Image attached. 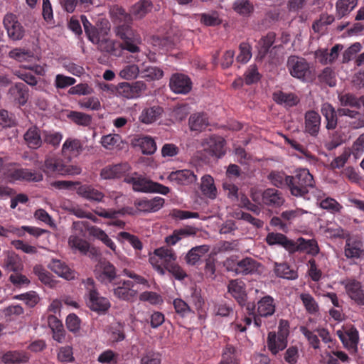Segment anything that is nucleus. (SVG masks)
Wrapping results in <instances>:
<instances>
[{"label":"nucleus","mask_w":364,"mask_h":364,"mask_svg":"<svg viewBox=\"0 0 364 364\" xmlns=\"http://www.w3.org/2000/svg\"><path fill=\"white\" fill-rule=\"evenodd\" d=\"M287 67L290 75L302 82L309 81L312 77V72L307 60L297 55L288 58Z\"/></svg>","instance_id":"4"},{"label":"nucleus","mask_w":364,"mask_h":364,"mask_svg":"<svg viewBox=\"0 0 364 364\" xmlns=\"http://www.w3.org/2000/svg\"><path fill=\"white\" fill-rule=\"evenodd\" d=\"M277 333L269 332L267 336V346L272 354L276 355L278 352L284 350L287 345L288 330L282 328L281 325Z\"/></svg>","instance_id":"7"},{"label":"nucleus","mask_w":364,"mask_h":364,"mask_svg":"<svg viewBox=\"0 0 364 364\" xmlns=\"http://www.w3.org/2000/svg\"><path fill=\"white\" fill-rule=\"evenodd\" d=\"M48 268L59 277L68 280L73 279L75 273L64 262L59 259H52L48 264Z\"/></svg>","instance_id":"27"},{"label":"nucleus","mask_w":364,"mask_h":364,"mask_svg":"<svg viewBox=\"0 0 364 364\" xmlns=\"http://www.w3.org/2000/svg\"><path fill=\"white\" fill-rule=\"evenodd\" d=\"M200 22L206 26H215L221 23L217 12L210 14L203 13L199 14Z\"/></svg>","instance_id":"62"},{"label":"nucleus","mask_w":364,"mask_h":364,"mask_svg":"<svg viewBox=\"0 0 364 364\" xmlns=\"http://www.w3.org/2000/svg\"><path fill=\"white\" fill-rule=\"evenodd\" d=\"M364 153V133L360 134L358 138L354 141L352 148L351 154L355 159L360 158Z\"/></svg>","instance_id":"64"},{"label":"nucleus","mask_w":364,"mask_h":364,"mask_svg":"<svg viewBox=\"0 0 364 364\" xmlns=\"http://www.w3.org/2000/svg\"><path fill=\"white\" fill-rule=\"evenodd\" d=\"M262 201L265 205L277 208L284 204V198L279 191L267 188L262 193Z\"/></svg>","instance_id":"25"},{"label":"nucleus","mask_w":364,"mask_h":364,"mask_svg":"<svg viewBox=\"0 0 364 364\" xmlns=\"http://www.w3.org/2000/svg\"><path fill=\"white\" fill-rule=\"evenodd\" d=\"M68 118L77 125L89 127L92 123V116L81 112L71 111Z\"/></svg>","instance_id":"44"},{"label":"nucleus","mask_w":364,"mask_h":364,"mask_svg":"<svg viewBox=\"0 0 364 364\" xmlns=\"http://www.w3.org/2000/svg\"><path fill=\"white\" fill-rule=\"evenodd\" d=\"M162 111L159 106L144 108L139 117V120L145 124H152L159 118Z\"/></svg>","instance_id":"36"},{"label":"nucleus","mask_w":364,"mask_h":364,"mask_svg":"<svg viewBox=\"0 0 364 364\" xmlns=\"http://www.w3.org/2000/svg\"><path fill=\"white\" fill-rule=\"evenodd\" d=\"M76 192L78 196L92 203H103L105 201V195L100 190L96 189L91 185H80Z\"/></svg>","instance_id":"13"},{"label":"nucleus","mask_w":364,"mask_h":364,"mask_svg":"<svg viewBox=\"0 0 364 364\" xmlns=\"http://www.w3.org/2000/svg\"><path fill=\"white\" fill-rule=\"evenodd\" d=\"M140 76L147 82L156 81L164 77V71L157 66L144 63L140 66Z\"/></svg>","instance_id":"30"},{"label":"nucleus","mask_w":364,"mask_h":364,"mask_svg":"<svg viewBox=\"0 0 364 364\" xmlns=\"http://www.w3.org/2000/svg\"><path fill=\"white\" fill-rule=\"evenodd\" d=\"M313 176L306 168L295 171L294 175L289 179V190L291 194L296 197H304L314 188Z\"/></svg>","instance_id":"2"},{"label":"nucleus","mask_w":364,"mask_h":364,"mask_svg":"<svg viewBox=\"0 0 364 364\" xmlns=\"http://www.w3.org/2000/svg\"><path fill=\"white\" fill-rule=\"evenodd\" d=\"M321 111L326 122V128L328 130L336 129L338 124V112L334 107L326 102L322 105Z\"/></svg>","instance_id":"35"},{"label":"nucleus","mask_w":364,"mask_h":364,"mask_svg":"<svg viewBox=\"0 0 364 364\" xmlns=\"http://www.w3.org/2000/svg\"><path fill=\"white\" fill-rule=\"evenodd\" d=\"M133 190L137 192L159 193L167 195L170 192L168 187L138 176Z\"/></svg>","instance_id":"8"},{"label":"nucleus","mask_w":364,"mask_h":364,"mask_svg":"<svg viewBox=\"0 0 364 364\" xmlns=\"http://www.w3.org/2000/svg\"><path fill=\"white\" fill-rule=\"evenodd\" d=\"M291 176L286 175L284 172L272 171L268 176L270 183L278 188L289 187V179Z\"/></svg>","instance_id":"49"},{"label":"nucleus","mask_w":364,"mask_h":364,"mask_svg":"<svg viewBox=\"0 0 364 364\" xmlns=\"http://www.w3.org/2000/svg\"><path fill=\"white\" fill-rule=\"evenodd\" d=\"M265 240L269 245H279L289 253L292 251L293 240L288 239L284 235L279 232H269Z\"/></svg>","instance_id":"29"},{"label":"nucleus","mask_w":364,"mask_h":364,"mask_svg":"<svg viewBox=\"0 0 364 364\" xmlns=\"http://www.w3.org/2000/svg\"><path fill=\"white\" fill-rule=\"evenodd\" d=\"M68 244L72 249L77 250L82 254H86L90 250L89 243L75 235L69 237Z\"/></svg>","instance_id":"54"},{"label":"nucleus","mask_w":364,"mask_h":364,"mask_svg":"<svg viewBox=\"0 0 364 364\" xmlns=\"http://www.w3.org/2000/svg\"><path fill=\"white\" fill-rule=\"evenodd\" d=\"M293 248L291 253L305 252L307 254L316 255L319 252L317 242L315 240H305L299 237L296 242L293 241Z\"/></svg>","instance_id":"23"},{"label":"nucleus","mask_w":364,"mask_h":364,"mask_svg":"<svg viewBox=\"0 0 364 364\" xmlns=\"http://www.w3.org/2000/svg\"><path fill=\"white\" fill-rule=\"evenodd\" d=\"M96 45H97L98 49L102 52H105L114 55H118L117 42L108 38V36H102V38L100 39L99 43Z\"/></svg>","instance_id":"47"},{"label":"nucleus","mask_w":364,"mask_h":364,"mask_svg":"<svg viewBox=\"0 0 364 364\" xmlns=\"http://www.w3.org/2000/svg\"><path fill=\"white\" fill-rule=\"evenodd\" d=\"M232 8L237 14L243 16H249L254 11V6L250 0H236Z\"/></svg>","instance_id":"48"},{"label":"nucleus","mask_w":364,"mask_h":364,"mask_svg":"<svg viewBox=\"0 0 364 364\" xmlns=\"http://www.w3.org/2000/svg\"><path fill=\"white\" fill-rule=\"evenodd\" d=\"M113 285V294L118 299L127 302H134L136 300L138 291L134 289V283L133 282L123 279Z\"/></svg>","instance_id":"5"},{"label":"nucleus","mask_w":364,"mask_h":364,"mask_svg":"<svg viewBox=\"0 0 364 364\" xmlns=\"http://www.w3.org/2000/svg\"><path fill=\"white\" fill-rule=\"evenodd\" d=\"M11 95L15 97V100L19 105H24L28 99V90L25 85L18 83L14 87L9 90Z\"/></svg>","instance_id":"51"},{"label":"nucleus","mask_w":364,"mask_h":364,"mask_svg":"<svg viewBox=\"0 0 364 364\" xmlns=\"http://www.w3.org/2000/svg\"><path fill=\"white\" fill-rule=\"evenodd\" d=\"M343 48L341 44L335 45L330 50L327 49H318L315 52V57L322 65L333 63L338 57L339 52Z\"/></svg>","instance_id":"24"},{"label":"nucleus","mask_w":364,"mask_h":364,"mask_svg":"<svg viewBox=\"0 0 364 364\" xmlns=\"http://www.w3.org/2000/svg\"><path fill=\"white\" fill-rule=\"evenodd\" d=\"M240 351L233 346L228 344L223 350L221 360L239 363Z\"/></svg>","instance_id":"57"},{"label":"nucleus","mask_w":364,"mask_h":364,"mask_svg":"<svg viewBox=\"0 0 364 364\" xmlns=\"http://www.w3.org/2000/svg\"><path fill=\"white\" fill-rule=\"evenodd\" d=\"M274 311L275 304L272 296H265L258 301L257 308L258 316L268 317L272 316Z\"/></svg>","instance_id":"34"},{"label":"nucleus","mask_w":364,"mask_h":364,"mask_svg":"<svg viewBox=\"0 0 364 364\" xmlns=\"http://www.w3.org/2000/svg\"><path fill=\"white\" fill-rule=\"evenodd\" d=\"M347 294L358 304L364 305V289L361 284L355 280L343 282Z\"/></svg>","instance_id":"22"},{"label":"nucleus","mask_w":364,"mask_h":364,"mask_svg":"<svg viewBox=\"0 0 364 364\" xmlns=\"http://www.w3.org/2000/svg\"><path fill=\"white\" fill-rule=\"evenodd\" d=\"M119 75L125 80H133L140 75V67L135 64L124 65L119 71Z\"/></svg>","instance_id":"55"},{"label":"nucleus","mask_w":364,"mask_h":364,"mask_svg":"<svg viewBox=\"0 0 364 364\" xmlns=\"http://www.w3.org/2000/svg\"><path fill=\"white\" fill-rule=\"evenodd\" d=\"M165 200L161 197H154L151 199H138L134 201V205L141 212H156L164 205Z\"/></svg>","instance_id":"18"},{"label":"nucleus","mask_w":364,"mask_h":364,"mask_svg":"<svg viewBox=\"0 0 364 364\" xmlns=\"http://www.w3.org/2000/svg\"><path fill=\"white\" fill-rule=\"evenodd\" d=\"M189 125L191 130L202 131L208 125V121L203 114H193L189 118Z\"/></svg>","instance_id":"50"},{"label":"nucleus","mask_w":364,"mask_h":364,"mask_svg":"<svg viewBox=\"0 0 364 364\" xmlns=\"http://www.w3.org/2000/svg\"><path fill=\"white\" fill-rule=\"evenodd\" d=\"M319 82L326 83L330 87H334L336 84V74L331 68H325L318 75Z\"/></svg>","instance_id":"58"},{"label":"nucleus","mask_w":364,"mask_h":364,"mask_svg":"<svg viewBox=\"0 0 364 364\" xmlns=\"http://www.w3.org/2000/svg\"><path fill=\"white\" fill-rule=\"evenodd\" d=\"M127 163L107 166L100 171V176L104 180L114 179L121 177L129 170Z\"/></svg>","instance_id":"21"},{"label":"nucleus","mask_w":364,"mask_h":364,"mask_svg":"<svg viewBox=\"0 0 364 364\" xmlns=\"http://www.w3.org/2000/svg\"><path fill=\"white\" fill-rule=\"evenodd\" d=\"M109 32V27L102 28L98 29L95 27L91 28L87 32H86V35L88 39L94 44H97L99 43L100 38L104 36H108Z\"/></svg>","instance_id":"61"},{"label":"nucleus","mask_w":364,"mask_h":364,"mask_svg":"<svg viewBox=\"0 0 364 364\" xmlns=\"http://www.w3.org/2000/svg\"><path fill=\"white\" fill-rule=\"evenodd\" d=\"M345 255L348 258H359L364 254L363 245L360 239L357 236L346 237L345 245Z\"/></svg>","instance_id":"14"},{"label":"nucleus","mask_w":364,"mask_h":364,"mask_svg":"<svg viewBox=\"0 0 364 364\" xmlns=\"http://www.w3.org/2000/svg\"><path fill=\"white\" fill-rule=\"evenodd\" d=\"M274 100L279 105L285 107L296 106L300 101L297 95L294 93L279 91L273 95Z\"/></svg>","instance_id":"38"},{"label":"nucleus","mask_w":364,"mask_h":364,"mask_svg":"<svg viewBox=\"0 0 364 364\" xmlns=\"http://www.w3.org/2000/svg\"><path fill=\"white\" fill-rule=\"evenodd\" d=\"M154 255L158 257L165 267L176 259V255L172 249L166 247H160L154 250Z\"/></svg>","instance_id":"46"},{"label":"nucleus","mask_w":364,"mask_h":364,"mask_svg":"<svg viewBox=\"0 0 364 364\" xmlns=\"http://www.w3.org/2000/svg\"><path fill=\"white\" fill-rule=\"evenodd\" d=\"M169 86L175 93L186 94L191 91L192 82L188 76L176 73L171 76Z\"/></svg>","instance_id":"12"},{"label":"nucleus","mask_w":364,"mask_h":364,"mask_svg":"<svg viewBox=\"0 0 364 364\" xmlns=\"http://www.w3.org/2000/svg\"><path fill=\"white\" fill-rule=\"evenodd\" d=\"M196 229L193 227H186L175 230L171 235L165 238V241L169 245H174L182 238L196 235Z\"/></svg>","instance_id":"40"},{"label":"nucleus","mask_w":364,"mask_h":364,"mask_svg":"<svg viewBox=\"0 0 364 364\" xmlns=\"http://www.w3.org/2000/svg\"><path fill=\"white\" fill-rule=\"evenodd\" d=\"M23 140L31 149H37L43 144L42 131L36 126L29 127L23 134Z\"/></svg>","instance_id":"19"},{"label":"nucleus","mask_w":364,"mask_h":364,"mask_svg":"<svg viewBox=\"0 0 364 364\" xmlns=\"http://www.w3.org/2000/svg\"><path fill=\"white\" fill-rule=\"evenodd\" d=\"M317 192L318 194L316 195V197L318 200H320L319 205L321 208L327 210L331 213H336L341 210V205L336 200L329 197L322 199L323 193L319 191Z\"/></svg>","instance_id":"45"},{"label":"nucleus","mask_w":364,"mask_h":364,"mask_svg":"<svg viewBox=\"0 0 364 364\" xmlns=\"http://www.w3.org/2000/svg\"><path fill=\"white\" fill-rule=\"evenodd\" d=\"M18 164L12 162L6 164L3 168V178L9 183L16 181L39 182L43 179L41 172L32 171L28 168L16 167Z\"/></svg>","instance_id":"1"},{"label":"nucleus","mask_w":364,"mask_h":364,"mask_svg":"<svg viewBox=\"0 0 364 364\" xmlns=\"http://www.w3.org/2000/svg\"><path fill=\"white\" fill-rule=\"evenodd\" d=\"M228 291L238 302L240 306H244L247 301V293L245 283L240 279H232L228 285Z\"/></svg>","instance_id":"16"},{"label":"nucleus","mask_w":364,"mask_h":364,"mask_svg":"<svg viewBox=\"0 0 364 364\" xmlns=\"http://www.w3.org/2000/svg\"><path fill=\"white\" fill-rule=\"evenodd\" d=\"M153 7L149 0H139L130 8V13L133 20H140L149 14Z\"/></svg>","instance_id":"28"},{"label":"nucleus","mask_w":364,"mask_h":364,"mask_svg":"<svg viewBox=\"0 0 364 364\" xmlns=\"http://www.w3.org/2000/svg\"><path fill=\"white\" fill-rule=\"evenodd\" d=\"M337 335L342 341L344 346L352 353L358 350V343L359 340L358 332L355 328H350L346 331H337Z\"/></svg>","instance_id":"15"},{"label":"nucleus","mask_w":364,"mask_h":364,"mask_svg":"<svg viewBox=\"0 0 364 364\" xmlns=\"http://www.w3.org/2000/svg\"><path fill=\"white\" fill-rule=\"evenodd\" d=\"M275 273L279 277L288 279H295L298 277L297 273L291 270L286 263L275 264Z\"/></svg>","instance_id":"56"},{"label":"nucleus","mask_w":364,"mask_h":364,"mask_svg":"<svg viewBox=\"0 0 364 364\" xmlns=\"http://www.w3.org/2000/svg\"><path fill=\"white\" fill-rule=\"evenodd\" d=\"M83 150L80 140L75 138H68L62 146V154L65 156H79Z\"/></svg>","instance_id":"33"},{"label":"nucleus","mask_w":364,"mask_h":364,"mask_svg":"<svg viewBox=\"0 0 364 364\" xmlns=\"http://www.w3.org/2000/svg\"><path fill=\"white\" fill-rule=\"evenodd\" d=\"M29 359L28 353L19 350L8 351L1 355V360L5 364L26 363Z\"/></svg>","instance_id":"32"},{"label":"nucleus","mask_w":364,"mask_h":364,"mask_svg":"<svg viewBox=\"0 0 364 364\" xmlns=\"http://www.w3.org/2000/svg\"><path fill=\"white\" fill-rule=\"evenodd\" d=\"M63 167L64 162L63 160L55 157L47 156L44 161L43 166L41 168L48 175H62Z\"/></svg>","instance_id":"31"},{"label":"nucleus","mask_w":364,"mask_h":364,"mask_svg":"<svg viewBox=\"0 0 364 364\" xmlns=\"http://www.w3.org/2000/svg\"><path fill=\"white\" fill-rule=\"evenodd\" d=\"M42 134L43 143L45 142L55 147L60 144L63 139L62 134L53 131L43 130Z\"/></svg>","instance_id":"60"},{"label":"nucleus","mask_w":364,"mask_h":364,"mask_svg":"<svg viewBox=\"0 0 364 364\" xmlns=\"http://www.w3.org/2000/svg\"><path fill=\"white\" fill-rule=\"evenodd\" d=\"M87 304L90 309L98 312H105L110 307L109 300L105 297L100 296L97 291L91 292L90 295L88 296Z\"/></svg>","instance_id":"26"},{"label":"nucleus","mask_w":364,"mask_h":364,"mask_svg":"<svg viewBox=\"0 0 364 364\" xmlns=\"http://www.w3.org/2000/svg\"><path fill=\"white\" fill-rule=\"evenodd\" d=\"M210 250V246L203 245L191 248L186 256V262L189 265H195L200 258Z\"/></svg>","instance_id":"39"},{"label":"nucleus","mask_w":364,"mask_h":364,"mask_svg":"<svg viewBox=\"0 0 364 364\" xmlns=\"http://www.w3.org/2000/svg\"><path fill=\"white\" fill-rule=\"evenodd\" d=\"M95 274L97 280L105 285L114 284V281L117 277L116 267L108 261H103L100 263L99 270Z\"/></svg>","instance_id":"10"},{"label":"nucleus","mask_w":364,"mask_h":364,"mask_svg":"<svg viewBox=\"0 0 364 364\" xmlns=\"http://www.w3.org/2000/svg\"><path fill=\"white\" fill-rule=\"evenodd\" d=\"M358 4V0H338L336 4V16L342 18L353 11Z\"/></svg>","instance_id":"43"},{"label":"nucleus","mask_w":364,"mask_h":364,"mask_svg":"<svg viewBox=\"0 0 364 364\" xmlns=\"http://www.w3.org/2000/svg\"><path fill=\"white\" fill-rule=\"evenodd\" d=\"M167 180L173 186H189L197 181V176L193 171L183 169L172 171Z\"/></svg>","instance_id":"11"},{"label":"nucleus","mask_w":364,"mask_h":364,"mask_svg":"<svg viewBox=\"0 0 364 364\" xmlns=\"http://www.w3.org/2000/svg\"><path fill=\"white\" fill-rule=\"evenodd\" d=\"M147 85L142 80L134 82H121L117 86L118 94L127 99H136L146 91Z\"/></svg>","instance_id":"6"},{"label":"nucleus","mask_w":364,"mask_h":364,"mask_svg":"<svg viewBox=\"0 0 364 364\" xmlns=\"http://www.w3.org/2000/svg\"><path fill=\"white\" fill-rule=\"evenodd\" d=\"M274 41L275 34L272 32H269L265 36H263L258 42V55L257 58L262 60L268 53L269 49L274 43Z\"/></svg>","instance_id":"41"},{"label":"nucleus","mask_w":364,"mask_h":364,"mask_svg":"<svg viewBox=\"0 0 364 364\" xmlns=\"http://www.w3.org/2000/svg\"><path fill=\"white\" fill-rule=\"evenodd\" d=\"M321 116L315 111H307L304 114V131L312 136H316L321 127Z\"/></svg>","instance_id":"17"},{"label":"nucleus","mask_w":364,"mask_h":364,"mask_svg":"<svg viewBox=\"0 0 364 364\" xmlns=\"http://www.w3.org/2000/svg\"><path fill=\"white\" fill-rule=\"evenodd\" d=\"M200 188L205 197L212 200L217 197V188L210 175L206 174L201 178Z\"/></svg>","instance_id":"37"},{"label":"nucleus","mask_w":364,"mask_h":364,"mask_svg":"<svg viewBox=\"0 0 364 364\" xmlns=\"http://www.w3.org/2000/svg\"><path fill=\"white\" fill-rule=\"evenodd\" d=\"M4 25L11 39L18 41L23 37L24 29L14 14H7L4 18Z\"/></svg>","instance_id":"9"},{"label":"nucleus","mask_w":364,"mask_h":364,"mask_svg":"<svg viewBox=\"0 0 364 364\" xmlns=\"http://www.w3.org/2000/svg\"><path fill=\"white\" fill-rule=\"evenodd\" d=\"M161 361V355L159 353L147 350L141 357V364H160Z\"/></svg>","instance_id":"63"},{"label":"nucleus","mask_w":364,"mask_h":364,"mask_svg":"<svg viewBox=\"0 0 364 364\" xmlns=\"http://www.w3.org/2000/svg\"><path fill=\"white\" fill-rule=\"evenodd\" d=\"M223 266L228 272L235 275L245 276L257 273L261 264L252 257L237 259L236 257H230L224 261Z\"/></svg>","instance_id":"3"},{"label":"nucleus","mask_w":364,"mask_h":364,"mask_svg":"<svg viewBox=\"0 0 364 364\" xmlns=\"http://www.w3.org/2000/svg\"><path fill=\"white\" fill-rule=\"evenodd\" d=\"M33 273L38 277V279L44 284L53 287L55 282L53 279L52 274L48 272L43 266L36 265L33 267Z\"/></svg>","instance_id":"52"},{"label":"nucleus","mask_w":364,"mask_h":364,"mask_svg":"<svg viewBox=\"0 0 364 364\" xmlns=\"http://www.w3.org/2000/svg\"><path fill=\"white\" fill-rule=\"evenodd\" d=\"M300 299L302 301L306 311L310 314H316L319 311V306L315 299L309 293H302L300 294Z\"/></svg>","instance_id":"53"},{"label":"nucleus","mask_w":364,"mask_h":364,"mask_svg":"<svg viewBox=\"0 0 364 364\" xmlns=\"http://www.w3.org/2000/svg\"><path fill=\"white\" fill-rule=\"evenodd\" d=\"M130 24L131 23H123V24L114 28L116 36L123 40V41L134 39L135 37L134 31L131 28Z\"/></svg>","instance_id":"59"},{"label":"nucleus","mask_w":364,"mask_h":364,"mask_svg":"<svg viewBox=\"0 0 364 364\" xmlns=\"http://www.w3.org/2000/svg\"><path fill=\"white\" fill-rule=\"evenodd\" d=\"M136 145L140 147L144 154H153L156 150V144L154 139L149 136L136 139Z\"/></svg>","instance_id":"42"},{"label":"nucleus","mask_w":364,"mask_h":364,"mask_svg":"<svg viewBox=\"0 0 364 364\" xmlns=\"http://www.w3.org/2000/svg\"><path fill=\"white\" fill-rule=\"evenodd\" d=\"M225 139L221 136L210 137L204 144V150L211 156L220 158L225 153Z\"/></svg>","instance_id":"20"}]
</instances>
